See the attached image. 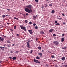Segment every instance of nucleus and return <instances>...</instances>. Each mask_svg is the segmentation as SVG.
I'll use <instances>...</instances> for the list:
<instances>
[{"label":"nucleus","instance_id":"obj_1","mask_svg":"<svg viewBox=\"0 0 67 67\" xmlns=\"http://www.w3.org/2000/svg\"><path fill=\"white\" fill-rule=\"evenodd\" d=\"M34 61L35 63H38L40 64V62L39 61H38V60H36L35 59V58H34Z\"/></svg>","mask_w":67,"mask_h":67},{"label":"nucleus","instance_id":"obj_2","mask_svg":"<svg viewBox=\"0 0 67 67\" xmlns=\"http://www.w3.org/2000/svg\"><path fill=\"white\" fill-rule=\"evenodd\" d=\"M25 11L28 12V13H30V9L27 8H26L25 9Z\"/></svg>","mask_w":67,"mask_h":67},{"label":"nucleus","instance_id":"obj_3","mask_svg":"<svg viewBox=\"0 0 67 67\" xmlns=\"http://www.w3.org/2000/svg\"><path fill=\"white\" fill-rule=\"evenodd\" d=\"M53 43H54V44L55 45H58V44H59V42L57 41H54Z\"/></svg>","mask_w":67,"mask_h":67},{"label":"nucleus","instance_id":"obj_4","mask_svg":"<svg viewBox=\"0 0 67 67\" xmlns=\"http://www.w3.org/2000/svg\"><path fill=\"white\" fill-rule=\"evenodd\" d=\"M29 44L30 42H29V41H28L27 44V47H28V48H30V44Z\"/></svg>","mask_w":67,"mask_h":67},{"label":"nucleus","instance_id":"obj_5","mask_svg":"<svg viewBox=\"0 0 67 67\" xmlns=\"http://www.w3.org/2000/svg\"><path fill=\"white\" fill-rule=\"evenodd\" d=\"M29 33H30V34H33V32H32V30H28Z\"/></svg>","mask_w":67,"mask_h":67},{"label":"nucleus","instance_id":"obj_6","mask_svg":"<svg viewBox=\"0 0 67 67\" xmlns=\"http://www.w3.org/2000/svg\"><path fill=\"white\" fill-rule=\"evenodd\" d=\"M26 8H28L31 9V8H32V7L31 5H29L28 6H26Z\"/></svg>","mask_w":67,"mask_h":67},{"label":"nucleus","instance_id":"obj_7","mask_svg":"<svg viewBox=\"0 0 67 67\" xmlns=\"http://www.w3.org/2000/svg\"><path fill=\"white\" fill-rule=\"evenodd\" d=\"M0 40L1 41L3 42V41L4 40V38H3L2 37H0Z\"/></svg>","mask_w":67,"mask_h":67},{"label":"nucleus","instance_id":"obj_8","mask_svg":"<svg viewBox=\"0 0 67 67\" xmlns=\"http://www.w3.org/2000/svg\"><path fill=\"white\" fill-rule=\"evenodd\" d=\"M61 59L63 61H64V60H65V57H62V58Z\"/></svg>","mask_w":67,"mask_h":67},{"label":"nucleus","instance_id":"obj_9","mask_svg":"<svg viewBox=\"0 0 67 67\" xmlns=\"http://www.w3.org/2000/svg\"><path fill=\"white\" fill-rule=\"evenodd\" d=\"M54 29H51L49 30V32L51 33L52 31H53Z\"/></svg>","mask_w":67,"mask_h":67},{"label":"nucleus","instance_id":"obj_10","mask_svg":"<svg viewBox=\"0 0 67 67\" xmlns=\"http://www.w3.org/2000/svg\"><path fill=\"white\" fill-rule=\"evenodd\" d=\"M64 40H65V39L64 38H61V42H63Z\"/></svg>","mask_w":67,"mask_h":67},{"label":"nucleus","instance_id":"obj_11","mask_svg":"<svg viewBox=\"0 0 67 67\" xmlns=\"http://www.w3.org/2000/svg\"><path fill=\"white\" fill-rule=\"evenodd\" d=\"M33 18L34 20H36V17L34 15L33 16Z\"/></svg>","mask_w":67,"mask_h":67},{"label":"nucleus","instance_id":"obj_12","mask_svg":"<svg viewBox=\"0 0 67 67\" xmlns=\"http://www.w3.org/2000/svg\"><path fill=\"white\" fill-rule=\"evenodd\" d=\"M16 59V57H14L12 58V59L13 60H15Z\"/></svg>","mask_w":67,"mask_h":67},{"label":"nucleus","instance_id":"obj_13","mask_svg":"<svg viewBox=\"0 0 67 67\" xmlns=\"http://www.w3.org/2000/svg\"><path fill=\"white\" fill-rule=\"evenodd\" d=\"M41 34H45V33L44 31H41L40 32Z\"/></svg>","mask_w":67,"mask_h":67},{"label":"nucleus","instance_id":"obj_14","mask_svg":"<svg viewBox=\"0 0 67 67\" xmlns=\"http://www.w3.org/2000/svg\"><path fill=\"white\" fill-rule=\"evenodd\" d=\"M44 5H45V8H47V6H48V5L46 4H44Z\"/></svg>","mask_w":67,"mask_h":67},{"label":"nucleus","instance_id":"obj_15","mask_svg":"<svg viewBox=\"0 0 67 67\" xmlns=\"http://www.w3.org/2000/svg\"><path fill=\"white\" fill-rule=\"evenodd\" d=\"M52 13H55V10H52L51 11Z\"/></svg>","mask_w":67,"mask_h":67},{"label":"nucleus","instance_id":"obj_16","mask_svg":"<svg viewBox=\"0 0 67 67\" xmlns=\"http://www.w3.org/2000/svg\"><path fill=\"white\" fill-rule=\"evenodd\" d=\"M14 19H15L16 20H19V19L18 18H16V17H15L14 18Z\"/></svg>","mask_w":67,"mask_h":67},{"label":"nucleus","instance_id":"obj_17","mask_svg":"<svg viewBox=\"0 0 67 67\" xmlns=\"http://www.w3.org/2000/svg\"><path fill=\"white\" fill-rule=\"evenodd\" d=\"M20 27L21 28V29H22V30H23V29H24V27H22V26H20Z\"/></svg>","mask_w":67,"mask_h":67},{"label":"nucleus","instance_id":"obj_18","mask_svg":"<svg viewBox=\"0 0 67 67\" xmlns=\"http://www.w3.org/2000/svg\"><path fill=\"white\" fill-rule=\"evenodd\" d=\"M38 55H40L41 56H42V54L41 53H38Z\"/></svg>","mask_w":67,"mask_h":67},{"label":"nucleus","instance_id":"obj_19","mask_svg":"<svg viewBox=\"0 0 67 67\" xmlns=\"http://www.w3.org/2000/svg\"><path fill=\"white\" fill-rule=\"evenodd\" d=\"M36 59H40V58L39 57H38V56H37L36 57Z\"/></svg>","mask_w":67,"mask_h":67},{"label":"nucleus","instance_id":"obj_20","mask_svg":"<svg viewBox=\"0 0 67 67\" xmlns=\"http://www.w3.org/2000/svg\"><path fill=\"white\" fill-rule=\"evenodd\" d=\"M7 43H11V42H10V40H8L7 41Z\"/></svg>","mask_w":67,"mask_h":67},{"label":"nucleus","instance_id":"obj_21","mask_svg":"<svg viewBox=\"0 0 67 67\" xmlns=\"http://www.w3.org/2000/svg\"><path fill=\"white\" fill-rule=\"evenodd\" d=\"M23 30H24L25 31V32H26V29L25 28V27H24V29H23Z\"/></svg>","mask_w":67,"mask_h":67},{"label":"nucleus","instance_id":"obj_22","mask_svg":"<svg viewBox=\"0 0 67 67\" xmlns=\"http://www.w3.org/2000/svg\"><path fill=\"white\" fill-rule=\"evenodd\" d=\"M22 15L24 16V17H25V13L22 14Z\"/></svg>","mask_w":67,"mask_h":67},{"label":"nucleus","instance_id":"obj_23","mask_svg":"<svg viewBox=\"0 0 67 67\" xmlns=\"http://www.w3.org/2000/svg\"><path fill=\"white\" fill-rule=\"evenodd\" d=\"M30 9V12H32V10L31 9Z\"/></svg>","mask_w":67,"mask_h":67},{"label":"nucleus","instance_id":"obj_24","mask_svg":"<svg viewBox=\"0 0 67 67\" xmlns=\"http://www.w3.org/2000/svg\"><path fill=\"white\" fill-rule=\"evenodd\" d=\"M39 49L41 50V47H38Z\"/></svg>","mask_w":67,"mask_h":67},{"label":"nucleus","instance_id":"obj_25","mask_svg":"<svg viewBox=\"0 0 67 67\" xmlns=\"http://www.w3.org/2000/svg\"><path fill=\"white\" fill-rule=\"evenodd\" d=\"M35 1L36 2H38V0H35Z\"/></svg>","mask_w":67,"mask_h":67},{"label":"nucleus","instance_id":"obj_26","mask_svg":"<svg viewBox=\"0 0 67 67\" xmlns=\"http://www.w3.org/2000/svg\"><path fill=\"white\" fill-rule=\"evenodd\" d=\"M35 29H37V28H38V27L37 26H35Z\"/></svg>","mask_w":67,"mask_h":67},{"label":"nucleus","instance_id":"obj_27","mask_svg":"<svg viewBox=\"0 0 67 67\" xmlns=\"http://www.w3.org/2000/svg\"><path fill=\"white\" fill-rule=\"evenodd\" d=\"M16 25H15L14 26V29H16Z\"/></svg>","mask_w":67,"mask_h":67},{"label":"nucleus","instance_id":"obj_28","mask_svg":"<svg viewBox=\"0 0 67 67\" xmlns=\"http://www.w3.org/2000/svg\"><path fill=\"white\" fill-rule=\"evenodd\" d=\"M51 57H52V58H55V56L54 55H52L51 56Z\"/></svg>","mask_w":67,"mask_h":67},{"label":"nucleus","instance_id":"obj_29","mask_svg":"<svg viewBox=\"0 0 67 67\" xmlns=\"http://www.w3.org/2000/svg\"><path fill=\"white\" fill-rule=\"evenodd\" d=\"M3 18H4V17H5V15H4L2 16Z\"/></svg>","mask_w":67,"mask_h":67},{"label":"nucleus","instance_id":"obj_30","mask_svg":"<svg viewBox=\"0 0 67 67\" xmlns=\"http://www.w3.org/2000/svg\"><path fill=\"white\" fill-rule=\"evenodd\" d=\"M55 25H60V24L59 23H57L55 24Z\"/></svg>","mask_w":67,"mask_h":67},{"label":"nucleus","instance_id":"obj_31","mask_svg":"<svg viewBox=\"0 0 67 67\" xmlns=\"http://www.w3.org/2000/svg\"><path fill=\"white\" fill-rule=\"evenodd\" d=\"M52 5H52V4H49V6H50V7H52Z\"/></svg>","mask_w":67,"mask_h":67},{"label":"nucleus","instance_id":"obj_32","mask_svg":"<svg viewBox=\"0 0 67 67\" xmlns=\"http://www.w3.org/2000/svg\"><path fill=\"white\" fill-rule=\"evenodd\" d=\"M41 8L42 9V10H43V8H44V7L43 6H42L41 7Z\"/></svg>","mask_w":67,"mask_h":67},{"label":"nucleus","instance_id":"obj_33","mask_svg":"<svg viewBox=\"0 0 67 67\" xmlns=\"http://www.w3.org/2000/svg\"><path fill=\"white\" fill-rule=\"evenodd\" d=\"M16 35L17 36H20V35H19V34H17Z\"/></svg>","mask_w":67,"mask_h":67},{"label":"nucleus","instance_id":"obj_34","mask_svg":"<svg viewBox=\"0 0 67 67\" xmlns=\"http://www.w3.org/2000/svg\"><path fill=\"white\" fill-rule=\"evenodd\" d=\"M5 9L6 10H8V11H10V9H9L7 8H6Z\"/></svg>","mask_w":67,"mask_h":67},{"label":"nucleus","instance_id":"obj_35","mask_svg":"<svg viewBox=\"0 0 67 67\" xmlns=\"http://www.w3.org/2000/svg\"><path fill=\"white\" fill-rule=\"evenodd\" d=\"M62 36L63 37V36H64V34H62Z\"/></svg>","mask_w":67,"mask_h":67},{"label":"nucleus","instance_id":"obj_36","mask_svg":"<svg viewBox=\"0 0 67 67\" xmlns=\"http://www.w3.org/2000/svg\"><path fill=\"white\" fill-rule=\"evenodd\" d=\"M53 35L54 36H56V34H53Z\"/></svg>","mask_w":67,"mask_h":67},{"label":"nucleus","instance_id":"obj_37","mask_svg":"<svg viewBox=\"0 0 67 67\" xmlns=\"http://www.w3.org/2000/svg\"><path fill=\"white\" fill-rule=\"evenodd\" d=\"M25 22L26 23H27V21L26 20L25 21Z\"/></svg>","mask_w":67,"mask_h":67},{"label":"nucleus","instance_id":"obj_38","mask_svg":"<svg viewBox=\"0 0 67 67\" xmlns=\"http://www.w3.org/2000/svg\"><path fill=\"white\" fill-rule=\"evenodd\" d=\"M62 15L63 16H65V14L64 13L62 14Z\"/></svg>","mask_w":67,"mask_h":67},{"label":"nucleus","instance_id":"obj_39","mask_svg":"<svg viewBox=\"0 0 67 67\" xmlns=\"http://www.w3.org/2000/svg\"><path fill=\"white\" fill-rule=\"evenodd\" d=\"M32 22H29V24H32Z\"/></svg>","mask_w":67,"mask_h":67},{"label":"nucleus","instance_id":"obj_40","mask_svg":"<svg viewBox=\"0 0 67 67\" xmlns=\"http://www.w3.org/2000/svg\"><path fill=\"white\" fill-rule=\"evenodd\" d=\"M63 24L65 25V24H66V23L65 22H63Z\"/></svg>","mask_w":67,"mask_h":67},{"label":"nucleus","instance_id":"obj_41","mask_svg":"<svg viewBox=\"0 0 67 67\" xmlns=\"http://www.w3.org/2000/svg\"><path fill=\"white\" fill-rule=\"evenodd\" d=\"M36 25V24L35 23H34L33 24V25H34V26H35Z\"/></svg>","mask_w":67,"mask_h":67},{"label":"nucleus","instance_id":"obj_42","mask_svg":"<svg viewBox=\"0 0 67 67\" xmlns=\"http://www.w3.org/2000/svg\"><path fill=\"white\" fill-rule=\"evenodd\" d=\"M32 52H33V50H31V52H30V53H31V54H32Z\"/></svg>","mask_w":67,"mask_h":67},{"label":"nucleus","instance_id":"obj_43","mask_svg":"<svg viewBox=\"0 0 67 67\" xmlns=\"http://www.w3.org/2000/svg\"><path fill=\"white\" fill-rule=\"evenodd\" d=\"M28 40V42H30V41H31V40L30 39H29Z\"/></svg>","mask_w":67,"mask_h":67},{"label":"nucleus","instance_id":"obj_44","mask_svg":"<svg viewBox=\"0 0 67 67\" xmlns=\"http://www.w3.org/2000/svg\"><path fill=\"white\" fill-rule=\"evenodd\" d=\"M11 53H13V51H10Z\"/></svg>","mask_w":67,"mask_h":67},{"label":"nucleus","instance_id":"obj_45","mask_svg":"<svg viewBox=\"0 0 67 67\" xmlns=\"http://www.w3.org/2000/svg\"><path fill=\"white\" fill-rule=\"evenodd\" d=\"M58 19H59V20H62V18H58Z\"/></svg>","mask_w":67,"mask_h":67},{"label":"nucleus","instance_id":"obj_46","mask_svg":"<svg viewBox=\"0 0 67 67\" xmlns=\"http://www.w3.org/2000/svg\"><path fill=\"white\" fill-rule=\"evenodd\" d=\"M46 66H47V67H48V65L46 64Z\"/></svg>","mask_w":67,"mask_h":67},{"label":"nucleus","instance_id":"obj_47","mask_svg":"<svg viewBox=\"0 0 67 67\" xmlns=\"http://www.w3.org/2000/svg\"><path fill=\"white\" fill-rule=\"evenodd\" d=\"M26 15H29V14L27 13L26 14Z\"/></svg>","mask_w":67,"mask_h":67},{"label":"nucleus","instance_id":"obj_48","mask_svg":"<svg viewBox=\"0 0 67 67\" xmlns=\"http://www.w3.org/2000/svg\"><path fill=\"white\" fill-rule=\"evenodd\" d=\"M64 49H66V48H67V47H64Z\"/></svg>","mask_w":67,"mask_h":67},{"label":"nucleus","instance_id":"obj_49","mask_svg":"<svg viewBox=\"0 0 67 67\" xmlns=\"http://www.w3.org/2000/svg\"><path fill=\"white\" fill-rule=\"evenodd\" d=\"M0 48L1 49H2V46H1L0 47Z\"/></svg>","mask_w":67,"mask_h":67},{"label":"nucleus","instance_id":"obj_50","mask_svg":"<svg viewBox=\"0 0 67 67\" xmlns=\"http://www.w3.org/2000/svg\"><path fill=\"white\" fill-rule=\"evenodd\" d=\"M55 23H57V21H55Z\"/></svg>","mask_w":67,"mask_h":67},{"label":"nucleus","instance_id":"obj_51","mask_svg":"<svg viewBox=\"0 0 67 67\" xmlns=\"http://www.w3.org/2000/svg\"><path fill=\"white\" fill-rule=\"evenodd\" d=\"M36 41H37V38H36Z\"/></svg>","mask_w":67,"mask_h":67},{"label":"nucleus","instance_id":"obj_52","mask_svg":"<svg viewBox=\"0 0 67 67\" xmlns=\"http://www.w3.org/2000/svg\"><path fill=\"white\" fill-rule=\"evenodd\" d=\"M7 24H8V25H9V23H7Z\"/></svg>","mask_w":67,"mask_h":67},{"label":"nucleus","instance_id":"obj_53","mask_svg":"<svg viewBox=\"0 0 67 67\" xmlns=\"http://www.w3.org/2000/svg\"><path fill=\"white\" fill-rule=\"evenodd\" d=\"M9 58H10V59H12V58L11 57H9Z\"/></svg>","mask_w":67,"mask_h":67},{"label":"nucleus","instance_id":"obj_54","mask_svg":"<svg viewBox=\"0 0 67 67\" xmlns=\"http://www.w3.org/2000/svg\"><path fill=\"white\" fill-rule=\"evenodd\" d=\"M10 31H13V30L12 29H10Z\"/></svg>","mask_w":67,"mask_h":67},{"label":"nucleus","instance_id":"obj_55","mask_svg":"<svg viewBox=\"0 0 67 67\" xmlns=\"http://www.w3.org/2000/svg\"><path fill=\"white\" fill-rule=\"evenodd\" d=\"M12 46H14V44H13Z\"/></svg>","mask_w":67,"mask_h":67},{"label":"nucleus","instance_id":"obj_56","mask_svg":"<svg viewBox=\"0 0 67 67\" xmlns=\"http://www.w3.org/2000/svg\"><path fill=\"white\" fill-rule=\"evenodd\" d=\"M8 46V47H10V46H9V45H7Z\"/></svg>","mask_w":67,"mask_h":67},{"label":"nucleus","instance_id":"obj_57","mask_svg":"<svg viewBox=\"0 0 67 67\" xmlns=\"http://www.w3.org/2000/svg\"><path fill=\"white\" fill-rule=\"evenodd\" d=\"M62 49H64V48H63V47H62Z\"/></svg>","mask_w":67,"mask_h":67},{"label":"nucleus","instance_id":"obj_58","mask_svg":"<svg viewBox=\"0 0 67 67\" xmlns=\"http://www.w3.org/2000/svg\"><path fill=\"white\" fill-rule=\"evenodd\" d=\"M3 36L5 37H6V36H4V35H3Z\"/></svg>","mask_w":67,"mask_h":67},{"label":"nucleus","instance_id":"obj_59","mask_svg":"<svg viewBox=\"0 0 67 67\" xmlns=\"http://www.w3.org/2000/svg\"><path fill=\"white\" fill-rule=\"evenodd\" d=\"M64 67H67V65H64Z\"/></svg>","mask_w":67,"mask_h":67},{"label":"nucleus","instance_id":"obj_60","mask_svg":"<svg viewBox=\"0 0 67 67\" xmlns=\"http://www.w3.org/2000/svg\"><path fill=\"white\" fill-rule=\"evenodd\" d=\"M55 66V67H58L57 66V65H56Z\"/></svg>","mask_w":67,"mask_h":67},{"label":"nucleus","instance_id":"obj_61","mask_svg":"<svg viewBox=\"0 0 67 67\" xmlns=\"http://www.w3.org/2000/svg\"><path fill=\"white\" fill-rule=\"evenodd\" d=\"M6 15L7 16H9V15Z\"/></svg>","mask_w":67,"mask_h":67},{"label":"nucleus","instance_id":"obj_62","mask_svg":"<svg viewBox=\"0 0 67 67\" xmlns=\"http://www.w3.org/2000/svg\"><path fill=\"white\" fill-rule=\"evenodd\" d=\"M18 52H19V51H16V53H18Z\"/></svg>","mask_w":67,"mask_h":67},{"label":"nucleus","instance_id":"obj_63","mask_svg":"<svg viewBox=\"0 0 67 67\" xmlns=\"http://www.w3.org/2000/svg\"><path fill=\"white\" fill-rule=\"evenodd\" d=\"M2 48H5L4 47H3Z\"/></svg>","mask_w":67,"mask_h":67},{"label":"nucleus","instance_id":"obj_64","mask_svg":"<svg viewBox=\"0 0 67 67\" xmlns=\"http://www.w3.org/2000/svg\"><path fill=\"white\" fill-rule=\"evenodd\" d=\"M4 47L5 46V44L4 45Z\"/></svg>","mask_w":67,"mask_h":67}]
</instances>
